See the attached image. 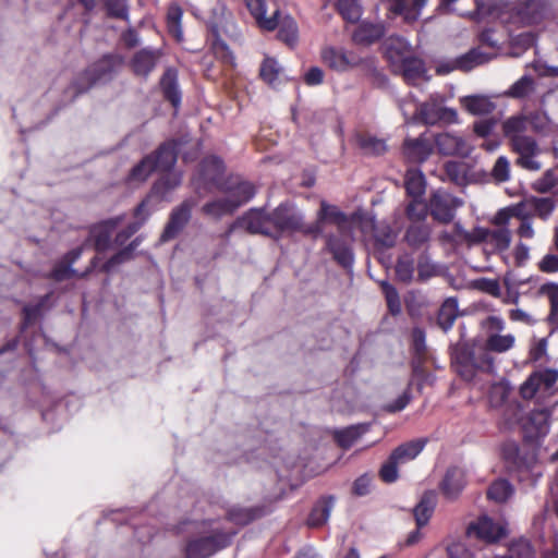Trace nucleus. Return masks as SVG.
I'll return each instance as SVG.
<instances>
[{"mask_svg":"<svg viewBox=\"0 0 558 558\" xmlns=\"http://www.w3.org/2000/svg\"><path fill=\"white\" fill-rule=\"evenodd\" d=\"M514 336L490 335L485 347H470L466 343L457 344L452 353L456 372L466 381H472L477 374L494 372V361L488 351L506 352L514 345Z\"/></svg>","mask_w":558,"mask_h":558,"instance_id":"nucleus-1","label":"nucleus"},{"mask_svg":"<svg viewBox=\"0 0 558 558\" xmlns=\"http://www.w3.org/2000/svg\"><path fill=\"white\" fill-rule=\"evenodd\" d=\"M476 9L482 16L499 20L504 24L524 26L538 23L547 11V4L544 0H476Z\"/></svg>","mask_w":558,"mask_h":558,"instance_id":"nucleus-2","label":"nucleus"},{"mask_svg":"<svg viewBox=\"0 0 558 558\" xmlns=\"http://www.w3.org/2000/svg\"><path fill=\"white\" fill-rule=\"evenodd\" d=\"M190 525L196 535L185 545V558H208L227 547L235 534L234 531H225L215 520L192 522Z\"/></svg>","mask_w":558,"mask_h":558,"instance_id":"nucleus-3","label":"nucleus"},{"mask_svg":"<svg viewBox=\"0 0 558 558\" xmlns=\"http://www.w3.org/2000/svg\"><path fill=\"white\" fill-rule=\"evenodd\" d=\"M550 414L551 411L547 407H544L531 411L530 414L523 418L522 409L515 402L507 403L502 413L505 425L508 428H512L515 424L520 423L525 438L534 441H537L548 434Z\"/></svg>","mask_w":558,"mask_h":558,"instance_id":"nucleus-4","label":"nucleus"},{"mask_svg":"<svg viewBox=\"0 0 558 558\" xmlns=\"http://www.w3.org/2000/svg\"><path fill=\"white\" fill-rule=\"evenodd\" d=\"M121 66V60L114 56H105L88 66L73 82L71 88L75 95L88 90L96 84L110 81Z\"/></svg>","mask_w":558,"mask_h":558,"instance_id":"nucleus-5","label":"nucleus"},{"mask_svg":"<svg viewBox=\"0 0 558 558\" xmlns=\"http://www.w3.org/2000/svg\"><path fill=\"white\" fill-rule=\"evenodd\" d=\"M558 372L550 368L536 371L520 386V395L524 400H535L544 404L557 389Z\"/></svg>","mask_w":558,"mask_h":558,"instance_id":"nucleus-6","label":"nucleus"},{"mask_svg":"<svg viewBox=\"0 0 558 558\" xmlns=\"http://www.w3.org/2000/svg\"><path fill=\"white\" fill-rule=\"evenodd\" d=\"M270 215L274 239H279L286 232H298L302 228L304 215L291 203L280 204Z\"/></svg>","mask_w":558,"mask_h":558,"instance_id":"nucleus-7","label":"nucleus"},{"mask_svg":"<svg viewBox=\"0 0 558 558\" xmlns=\"http://www.w3.org/2000/svg\"><path fill=\"white\" fill-rule=\"evenodd\" d=\"M461 234L471 243L484 242L486 250L489 247L492 252L506 251L511 243V233L508 228H475L472 232L461 230Z\"/></svg>","mask_w":558,"mask_h":558,"instance_id":"nucleus-8","label":"nucleus"},{"mask_svg":"<svg viewBox=\"0 0 558 558\" xmlns=\"http://www.w3.org/2000/svg\"><path fill=\"white\" fill-rule=\"evenodd\" d=\"M427 205L435 220L448 223L454 218L456 210L463 205V201L445 190H437L432 193Z\"/></svg>","mask_w":558,"mask_h":558,"instance_id":"nucleus-9","label":"nucleus"},{"mask_svg":"<svg viewBox=\"0 0 558 558\" xmlns=\"http://www.w3.org/2000/svg\"><path fill=\"white\" fill-rule=\"evenodd\" d=\"M223 173V162L216 156L208 157L201 165L199 174L193 179V185L199 195L205 192H211L214 187L217 190L222 185L220 182Z\"/></svg>","mask_w":558,"mask_h":558,"instance_id":"nucleus-10","label":"nucleus"},{"mask_svg":"<svg viewBox=\"0 0 558 558\" xmlns=\"http://www.w3.org/2000/svg\"><path fill=\"white\" fill-rule=\"evenodd\" d=\"M352 230L353 228H350L343 233L337 231V234H327L325 236L326 251L344 268L351 267L354 260L351 247L353 241Z\"/></svg>","mask_w":558,"mask_h":558,"instance_id":"nucleus-11","label":"nucleus"},{"mask_svg":"<svg viewBox=\"0 0 558 558\" xmlns=\"http://www.w3.org/2000/svg\"><path fill=\"white\" fill-rule=\"evenodd\" d=\"M236 227L244 228L251 233H259L274 239L271 215L267 214L262 208L250 209L244 216L232 223L226 232V238H228Z\"/></svg>","mask_w":558,"mask_h":558,"instance_id":"nucleus-12","label":"nucleus"},{"mask_svg":"<svg viewBox=\"0 0 558 558\" xmlns=\"http://www.w3.org/2000/svg\"><path fill=\"white\" fill-rule=\"evenodd\" d=\"M492 56L484 53L480 48H474L454 59L441 60L436 65V72L445 75L454 70L470 71L490 60Z\"/></svg>","mask_w":558,"mask_h":558,"instance_id":"nucleus-13","label":"nucleus"},{"mask_svg":"<svg viewBox=\"0 0 558 558\" xmlns=\"http://www.w3.org/2000/svg\"><path fill=\"white\" fill-rule=\"evenodd\" d=\"M433 141L441 155L466 157L472 151V145L457 133L442 132L435 135Z\"/></svg>","mask_w":558,"mask_h":558,"instance_id":"nucleus-14","label":"nucleus"},{"mask_svg":"<svg viewBox=\"0 0 558 558\" xmlns=\"http://www.w3.org/2000/svg\"><path fill=\"white\" fill-rule=\"evenodd\" d=\"M506 526L501 523L494 522L487 515L478 518V520L468 527V534L475 536L486 543L498 542L506 535Z\"/></svg>","mask_w":558,"mask_h":558,"instance_id":"nucleus-15","label":"nucleus"},{"mask_svg":"<svg viewBox=\"0 0 558 558\" xmlns=\"http://www.w3.org/2000/svg\"><path fill=\"white\" fill-rule=\"evenodd\" d=\"M434 141L422 134L416 138H407L403 145L405 158L413 163H421L428 159L433 153Z\"/></svg>","mask_w":558,"mask_h":558,"instance_id":"nucleus-16","label":"nucleus"},{"mask_svg":"<svg viewBox=\"0 0 558 558\" xmlns=\"http://www.w3.org/2000/svg\"><path fill=\"white\" fill-rule=\"evenodd\" d=\"M319 220H324L325 223H331L336 226L338 232H345L348 229L353 228L356 223V216H347L338 207L329 205L323 201L320 208L317 213Z\"/></svg>","mask_w":558,"mask_h":558,"instance_id":"nucleus-17","label":"nucleus"},{"mask_svg":"<svg viewBox=\"0 0 558 558\" xmlns=\"http://www.w3.org/2000/svg\"><path fill=\"white\" fill-rule=\"evenodd\" d=\"M322 57L329 68L340 72L347 71L349 68L356 66L360 63V58L353 52L333 47L325 48Z\"/></svg>","mask_w":558,"mask_h":558,"instance_id":"nucleus-18","label":"nucleus"},{"mask_svg":"<svg viewBox=\"0 0 558 558\" xmlns=\"http://www.w3.org/2000/svg\"><path fill=\"white\" fill-rule=\"evenodd\" d=\"M267 513V510L264 508H242V507H233L228 512V518L223 520H215L216 522H219L221 524V527L225 531H236L232 527H229L228 525L230 523H234L236 525H245L253 521L256 518H259Z\"/></svg>","mask_w":558,"mask_h":558,"instance_id":"nucleus-19","label":"nucleus"},{"mask_svg":"<svg viewBox=\"0 0 558 558\" xmlns=\"http://www.w3.org/2000/svg\"><path fill=\"white\" fill-rule=\"evenodd\" d=\"M193 206L194 203L192 201H185L181 206L172 211L170 220L161 234V241H169L183 229L191 217V209Z\"/></svg>","mask_w":558,"mask_h":558,"instance_id":"nucleus-20","label":"nucleus"},{"mask_svg":"<svg viewBox=\"0 0 558 558\" xmlns=\"http://www.w3.org/2000/svg\"><path fill=\"white\" fill-rule=\"evenodd\" d=\"M244 2L260 29L271 32L277 28L279 10H275L272 15L267 17V5L264 0H244Z\"/></svg>","mask_w":558,"mask_h":558,"instance_id":"nucleus-21","label":"nucleus"},{"mask_svg":"<svg viewBox=\"0 0 558 558\" xmlns=\"http://www.w3.org/2000/svg\"><path fill=\"white\" fill-rule=\"evenodd\" d=\"M428 0H387L388 9L402 15L407 22L416 21Z\"/></svg>","mask_w":558,"mask_h":558,"instance_id":"nucleus-22","label":"nucleus"},{"mask_svg":"<svg viewBox=\"0 0 558 558\" xmlns=\"http://www.w3.org/2000/svg\"><path fill=\"white\" fill-rule=\"evenodd\" d=\"M396 68L402 73V76L409 84L416 85L428 80L424 63L418 58L410 56Z\"/></svg>","mask_w":558,"mask_h":558,"instance_id":"nucleus-23","label":"nucleus"},{"mask_svg":"<svg viewBox=\"0 0 558 558\" xmlns=\"http://www.w3.org/2000/svg\"><path fill=\"white\" fill-rule=\"evenodd\" d=\"M465 486V472L460 468H451L447 471L441 483V490L449 499L456 498Z\"/></svg>","mask_w":558,"mask_h":558,"instance_id":"nucleus-24","label":"nucleus"},{"mask_svg":"<svg viewBox=\"0 0 558 558\" xmlns=\"http://www.w3.org/2000/svg\"><path fill=\"white\" fill-rule=\"evenodd\" d=\"M218 191L232 201L241 202V206L251 201L256 193L254 185L246 181L222 184Z\"/></svg>","mask_w":558,"mask_h":558,"instance_id":"nucleus-25","label":"nucleus"},{"mask_svg":"<svg viewBox=\"0 0 558 558\" xmlns=\"http://www.w3.org/2000/svg\"><path fill=\"white\" fill-rule=\"evenodd\" d=\"M362 228L363 230L372 228L376 245L379 247H391L396 243L397 232L384 221L375 223L373 220L367 219L363 222Z\"/></svg>","mask_w":558,"mask_h":558,"instance_id":"nucleus-26","label":"nucleus"},{"mask_svg":"<svg viewBox=\"0 0 558 558\" xmlns=\"http://www.w3.org/2000/svg\"><path fill=\"white\" fill-rule=\"evenodd\" d=\"M386 56L397 66L411 56V45L402 37L391 36L385 43Z\"/></svg>","mask_w":558,"mask_h":558,"instance_id":"nucleus-27","label":"nucleus"},{"mask_svg":"<svg viewBox=\"0 0 558 558\" xmlns=\"http://www.w3.org/2000/svg\"><path fill=\"white\" fill-rule=\"evenodd\" d=\"M461 106L473 116H484L492 113L496 105L488 96L470 95L460 98Z\"/></svg>","mask_w":558,"mask_h":558,"instance_id":"nucleus-28","label":"nucleus"},{"mask_svg":"<svg viewBox=\"0 0 558 558\" xmlns=\"http://www.w3.org/2000/svg\"><path fill=\"white\" fill-rule=\"evenodd\" d=\"M240 206L241 202H235L231 197L225 196L206 203L202 210L206 216L219 219L223 216L232 215Z\"/></svg>","mask_w":558,"mask_h":558,"instance_id":"nucleus-29","label":"nucleus"},{"mask_svg":"<svg viewBox=\"0 0 558 558\" xmlns=\"http://www.w3.org/2000/svg\"><path fill=\"white\" fill-rule=\"evenodd\" d=\"M335 500L331 496L319 499L313 507L307 524L311 527H319L327 523L333 509Z\"/></svg>","mask_w":558,"mask_h":558,"instance_id":"nucleus-30","label":"nucleus"},{"mask_svg":"<svg viewBox=\"0 0 558 558\" xmlns=\"http://www.w3.org/2000/svg\"><path fill=\"white\" fill-rule=\"evenodd\" d=\"M122 217H116L104 221L93 230L95 247L98 252L105 251L110 243L113 230L121 223Z\"/></svg>","mask_w":558,"mask_h":558,"instance_id":"nucleus-31","label":"nucleus"},{"mask_svg":"<svg viewBox=\"0 0 558 558\" xmlns=\"http://www.w3.org/2000/svg\"><path fill=\"white\" fill-rule=\"evenodd\" d=\"M147 202L148 201H143L136 207V209L134 211L135 221L129 223L124 230L120 231L116 235V243L118 245H123L147 220V218L149 217V214H150L146 208Z\"/></svg>","mask_w":558,"mask_h":558,"instance_id":"nucleus-32","label":"nucleus"},{"mask_svg":"<svg viewBox=\"0 0 558 558\" xmlns=\"http://www.w3.org/2000/svg\"><path fill=\"white\" fill-rule=\"evenodd\" d=\"M427 440L425 438L413 439L397 447L391 454L393 460L404 464L415 459L424 449Z\"/></svg>","mask_w":558,"mask_h":558,"instance_id":"nucleus-33","label":"nucleus"},{"mask_svg":"<svg viewBox=\"0 0 558 558\" xmlns=\"http://www.w3.org/2000/svg\"><path fill=\"white\" fill-rule=\"evenodd\" d=\"M404 187L409 196L414 199L421 198L426 190L424 173L417 168H411L404 177Z\"/></svg>","mask_w":558,"mask_h":558,"instance_id":"nucleus-34","label":"nucleus"},{"mask_svg":"<svg viewBox=\"0 0 558 558\" xmlns=\"http://www.w3.org/2000/svg\"><path fill=\"white\" fill-rule=\"evenodd\" d=\"M436 506V495L433 492L425 493L420 502L413 509L414 519L418 529L426 525Z\"/></svg>","mask_w":558,"mask_h":558,"instance_id":"nucleus-35","label":"nucleus"},{"mask_svg":"<svg viewBox=\"0 0 558 558\" xmlns=\"http://www.w3.org/2000/svg\"><path fill=\"white\" fill-rule=\"evenodd\" d=\"M82 254V248H75L69 252L64 258L52 269L50 277L56 281H62L75 275L72 264L75 263Z\"/></svg>","mask_w":558,"mask_h":558,"instance_id":"nucleus-36","label":"nucleus"},{"mask_svg":"<svg viewBox=\"0 0 558 558\" xmlns=\"http://www.w3.org/2000/svg\"><path fill=\"white\" fill-rule=\"evenodd\" d=\"M260 77L272 87L279 86L284 80L283 69L274 58H266L259 70Z\"/></svg>","mask_w":558,"mask_h":558,"instance_id":"nucleus-37","label":"nucleus"},{"mask_svg":"<svg viewBox=\"0 0 558 558\" xmlns=\"http://www.w3.org/2000/svg\"><path fill=\"white\" fill-rule=\"evenodd\" d=\"M154 158V167L159 171L170 170L177 161V149L174 143H166L158 150L150 155Z\"/></svg>","mask_w":558,"mask_h":558,"instance_id":"nucleus-38","label":"nucleus"},{"mask_svg":"<svg viewBox=\"0 0 558 558\" xmlns=\"http://www.w3.org/2000/svg\"><path fill=\"white\" fill-rule=\"evenodd\" d=\"M160 85L165 97L174 108H178L181 104V93L177 82V72L168 69L160 81Z\"/></svg>","mask_w":558,"mask_h":558,"instance_id":"nucleus-39","label":"nucleus"},{"mask_svg":"<svg viewBox=\"0 0 558 558\" xmlns=\"http://www.w3.org/2000/svg\"><path fill=\"white\" fill-rule=\"evenodd\" d=\"M157 56L154 51L143 49L138 51L133 60L132 68L136 75L147 76L155 68Z\"/></svg>","mask_w":558,"mask_h":558,"instance_id":"nucleus-40","label":"nucleus"},{"mask_svg":"<svg viewBox=\"0 0 558 558\" xmlns=\"http://www.w3.org/2000/svg\"><path fill=\"white\" fill-rule=\"evenodd\" d=\"M278 37L289 46H294L298 41V25L296 22L290 16L278 15Z\"/></svg>","mask_w":558,"mask_h":558,"instance_id":"nucleus-41","label":"nucleus"},{"mask_svg":"<svg viewBox=\"0 0 558 558\" xmlns=\"http://www.w3.org/2000/svg\"><path fill=\"white\" fill-rule=\"evenodd\" d=\"M458 317V302L453 298L447 299L438 313V325L444 331H448Z\"/></svg>","mask_w":558,"mask_h":558,"instance_id":"nucleus-42","label":"nucleus"},{"mask_svg":"<svg viewBox=\"0 0 558 558\" xmlns=\"http://www.w3.org/2000/svg\"><path fill=\"white\" fill-rule=\"evenodd\" d=\"M181 174L175 172L167 173L163 178L157 181L151 190V195L161 199L167 198L168 193L181 184Z\"/></svg>","mask_w":558,"mask_h":558,"instance_id":"nucleus-43","label":"nucleus"},{"mask_svg":"<svg viewBox=\"0 0 558 558\" xmlns=\"http://www.w3.org/2000/svg\"><path fill=\"white\" fill-rule=\"evenodd\" d=\"M367 430V424L352 425L336 432V439L342 448H350Z\"/></svg>","mask_w":558,"mask_h":558,"instance_id":"nucleus-44","label":"nucleus"},{"mask_svg":"<svg viewBox=\"0 0 558 558\" xmlns=\"http://www.w3.org/2000/svg\"><path fill=\"white\" fill-rule=\"evenodd\" d=\"M430 229L425 223L411 225L405 233V240L410 246L421 247L428 242Z\"/></svg>","mask_w":558,"mask_h":558,"instance_id":"nucleus-45","label":"nucleus"},{"mask_svg":"<svg viewBox=\"0 0 558 558\" xmlns=\"http://www.w3.org/2000/svg\"><path fill=\"white\" fill-rule=\"evenodd\" d=\"M520 204L523 205V209L529 208L544 219L555 209V202L550 197H530Z\"/></svg>","mask_w":558,"mask_h":558,"instance_id":"nucleus-46","label":"nucleus"},{"mask_svg":"<svg viewBox=\"0 0 558 558\" xmlns=\"http://www.w3.org/2000/svg\"><path fill=\"white\" fill-rule=\"evenodd\" d=\"M438 274V265L430 259L427 252H422L417 258V280L426 281Z\"/></svg>","mask_w":558,"mask_h":558,"instance_id":"nucleus-47","label":"nucleus"},{"mask_svg":"<svg viewBox=\"0 0 558 558\" xmlns=\"http://www.w3.org/2000/svg\"><path fill=\"white\" fill-rule=\"evenodd\" d=\"M384 36V27L377 24H363L354 34L359 43L372 44Z\"/></svg>","mask_w":558,"mask_h":558,"instance_id":"nucleus-48","label":"nucleus"},{"mask_svg":"<svg viewBox=\"0 0 558 558\" xmlns=\"http://www.w3.org/2000/svg\"><path fill=\"white\" fill-rule=\"evenodd\" d=\"M154 170H156L154 167V158L151 156H146L132 169L128 180L131 183H142Z\"/></svg>","mask_w":558,"mask_h":558,"instance_id":"nucleus-49","label":"nucleus"},{"mask_svg":"<svg viewBox=\"0 0 558 558\" xmlns=\"http://www.w3.org/2000/svg\"><path fill=\"white\" fill-rule=\"evenodd\" d=\"M513 494L511 484L506 480L495 481L488 488L487 496L496 502L507 501Z\"/></svg>","mask_w":558,"mask_h":558,"instance_id":"nucleus-50","label":"nucleus"},{"mask_svg":"<svg viewBox=\"0 0 558 558\" xmlns=\"http://www.w3.org/2000/svg\"><path fill=\"white\" fill-rule=\"evenodd\" d=\"M337 9L344 20L355 23L362 15L359 0H337Z\"/></svg>","mask_w":558,"mask_h":558,"instance_id":"nucleus-51","label":"nucleus"},{"mask_svg":"<svg viewBox=\"0 0 558 558\" xmlns=\"http://www.w3.org/2000/svg\"><path fill=\"white\" fill-rule=\"evenodd\" d=\"M529 121L523 116H514L502 124L504 133L512 141L517 135H523L527 129Z\"/></svg>","mask_w":558,"mask_h":558,"instance_id":"nucleus-52","label":"nucleus"},{"mask_svg":"<svg viewBox=\"0 0 558 558\" xmlns=\"http://www.w3.org/2000/svg\"><path fill=\"white\" fill-rule=\"evenodd\" d=\"M360 148L367 155H381L386 151L387 145L384 140L372 135H361L357 138Z\"/></svg>","mask_w":558,"mask_h":558,"instance_id":"nucleus-53","label":"nucleus"},{"mask_svg":"<svg viewBox=\"0 0 558 558\" xmlns=\"http://www.w3.org/2000/svg\"><path fill=\"white\" fill-rule=\"evenodd\" d=\"M535 90V83L534 80L529 76L524 75L520 80H518L514 84L511 85L509 90L507 92V95L512 98H524L532 94Z\"/></svg>","mask_w":558,"mask_h":558,"instance_id":"nucleus-54","label":"nucleus"},{"mask_svg":"<svg viewBox=\"0 0 558 558\" xmlns=\"http://www.w3.org/2000/svg\"><path fill=\"white\" fill-rule=\"evenodd\" d=\"M501 454L505 460L512 463L517 468L529 466L521 456V450L515 441L508 440L501 447Z\"/></svg>","mask_w":558,"mask_h":558,"instance_id":"nucleus-55","label":"nucleus"},{"mask_svg":"<svg viewBox=\"0 0 558 558\" xmlns=\"http://www.w3.org/2000/svg\"><path fill=\"white\" fill-rule=\"evenodd\" d=\"M445 172L456 184L463 185L466 183L468 167L464 162L447 161L445 163Z\"/></svg>","mask_w":558,"mask_h":558,"instance_id":"nucleus-56","label":"nucleus"},{"mask_svg":"<svg viewBox=\"0 0 558 558\" xmlns=\"http://www.w3.org/2000/svg\"><path fill=\"white\" fill-rule=\"evenodd\" d=\"M228 20V11L223 3H218L213 9V16L208 20L207 25L214 35H218L225 28Z\"/></svg>","mask_w":558,"mask_h":558,"instance_id":"nucleus-57","label":"nucleus"},{"mask_svg":"<svg viewBox=\"0 0 558 558\" xmlns=\"http://www.w3.org/2000/svg\"><path fill=\"white\" fill-rule=\"evenodd\" d=\"M182 10L179 5H171L167 14V24L169 33L172 34L178 40L183 37L181 28Z\"/></svg>","mask_w":558,"mask_h":558,"instance_id":"nucleus-58","label":"nucleus"},{"mask_svg":"<svg viewBox=\"0 0 558 558\" xmlns=\"http://www.w3.org/2000/svg\"><path fill=\"white\" fill-rule=\"evenodd\" d=\"M396 275L404 283H410L414 278V263L409 255L400 257L396 265Z\"/></svg>","mask_w":558,"mask_h":558,"instance_id":"nucleus-59","label":"nucleus"},{"mask_svg":"<svg viewBox=\"0 0 558 558\" xmlns=\"http://www.w3.org/2000/svg\"><path fill=\"white\" fill-rule=\"evenodd\" d=\"M511 145H512L513 150L519 156L538 153V146H537L536 142L530 136L517 135L511 141Z\"/></svg>","mask_w":558,"mask_h":558,"instance_id":"nucleus-60","label":"nucleus"},{"mask_svg":"<svg viewBox=\"0 0 558 558\" xmlns=\"http://www.w3.org/2000/svg\"><path fill=\"white\" fill-rule=\"evenodd\" d=\"M508 555L511 558H533L534 549L530 542L524 538H520L510 543L508 548Z\"/></svg>","mask_w":558,"mask_h":558,"instance_id":"nucleus-61","label":"nucleus"},{"mask_svg":"<svg viewBox=\"0 0 558 558\" xmlns=\"http://www.w3.org/2000/svg\"><path fill=\"white\" fill-rule=\"evenodd\" d=\"M525 215L523 205L517 204L515 206L500 209L494 217L493 222L498 228H506L510 217H523Z\"/></svg>","mask_w":558,"mask_h":558,"instance_id":"nucleus-62","label":"nucleus"},{"mask_svg":"<svg viewBox=\"0 0 558 558\" xmlns=\"http://www.w3.org/2000/svg\"><path fill=\"white\" fill-rule=\"evenodd\" d=\"M428 214V205L418 199H412L407 207V215L410 220L423 223Z\"/></svg>","mask_w":558,"mask_h":558,"instance_id":"nucleus-63","label":"nucleus"},{"mask_svg":"<svg viewBox=\"0 0 558 558\" xmlns=\"http://www.w3.org/2000/svg\"><path fill=\"white\" fill-rule=\"evenodd\" d=\"M543 292H547L550 299V324L558 327V286L557 284H545L542 287Z\"/></svg>","mask_w":558,"mask_h":558,"instance_id":"nucleus-64","label":"nucleus"}]
</instances>
